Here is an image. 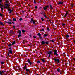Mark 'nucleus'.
Here are the masks:
<instances>
[{"label": "nucleus", "instance_id": "obj_58", "mask_svg": "<svg viewBox=\"0 0 75 75\" xmlns=\"http://www.w3.org/2000/svg\"><path fill=\"white\" fill-rule=\"evenodd\" d=\"M12 33V34H15V33H14V32H12V33Z\"/></svg>", "mask_w": 75, "mask_h": 75}, {"label": "nucleus", "instance_id": "obj_33", "mask_svg": "<svg viewBox=\"0 0 75 75\" xmlns=\"http://www.w3.org/2000/svg\"><path fill=\"white\" fill-rule=\"evenodd\" d=\"M62 26L64 27L65 25V23L62 24Z\"/></svg>", "mask_w": 75, "mask_h": 75}, {"label": "nucleus", "instance_id": "obj_46", "mask_svg": "<svg viewBox=\"0 0 75 75\" xmlns=\"http://www.w3.org/2000/svg\"><path fill=\"white\" fill-rule=\"evenodd\" d=\"M2 5L0 3V7H2V6H1Z\"/></svg>", "mask_w": 75, "mask_h": 75}, {"label": "nucleus", "instance_id": "obj_63", "mask_svg": "<svg viewBox=\"0 0 75 75\" xmlns=\"http://www.w3.org/2000/svg\"><path fill=\"white\" fill-rule=\"evenodd\" d=\"M19 26V25H17V27H18Z\"/></svg>", "mask_w": 75, "mask_h": 75}, {"label": "nucleus", "instance_id": "obj_24", "mask_svg": "<svg viewBox=\"0 0 75 75\" xmlns=\"http://www.w3.org/2000/svg\"><path fill=\"white\" fill-rule=\"evenodd\" d=\"M17 21V20L15 18L13 19V21Z\"/></svg>", "mask_w": 75, "mask_h": 75}, {"label": "nucleus", "instance_id": "obj_34", "mask_svg": "<svg viewBox=\"0 0 75 75\" xmlns=\"http://www.w3.org/2000/svg\"><path fill=\"white\" fill-rule=\"evenodd\" d=\"M54 54H55V55H56L57 56H58V54L57 53H54Z\"/></svg>", "mask_w": 75, "mask_h": 75}, {"label": "nucleus", "instance_id": "obj_64", "mask_svg": "<svg viewBox=\"0 0 75 75\" xmlns=\"http://www.w3.org/2000/svg\"><path fill=\"white\" fill-rule=\"evenodd\" d=\"M74 43H75V41H74Z\"/></svg>", "mask_w": 75, "mask_h": 75}, {"label": "nucleus", "instance_id": "obj_44", "mask_svg": "<svg viewBox=\"0 0 75 75\" xmlns=\"http://www.w3.org/2000/svg\"><path fill=\"white\" fill-rule=\"evenodd\" d=\"M3 8L1 7V11H3Z\"/></svg>", "mask_w": 75, "mask_h": 75}, {"label": "nucleus", "instance_id": "obj_57", "mask_svg": "<svg viewBox=\"0 0 75 75\" xmlns=\"http://www.w3.org/2000/svg\"><path fill=\"white\" fill-rule=\"evenodd\" d=\"M73 60H74V61H75V58H73Z\"/></svg>", "mask_w": 75, "mask_h": 75}, {"label": "nucleus", "instance_id": "obj_16", "mask_svg": "<svg viewBox=\"0 0 75 75\" xmlns=\"http://www.w3.org/2000/svg\"><path fill=\"white\" fill-rule=\"evenodd\" d=\"M60 69H57V72H58L59 73H60Z\"/></svg>", "mask_w": 75, "mask_h": 75}, {"label": "nucleus", "instance_id": "obj_62", "mask_svg": "<svg viewBox=\"0 0 75 75\" xmlns=\"http://www.w3.org/2000/svg\"><path fill=\"white\" fill-rule=\"evenodd\" d=\"M65 54V52L63 53V54L64 55Z\"/></svg>", "mask_w": 75, "mask_h": 75}, {"label": "nucleus", "instance_id": "obj_26", "mask_svg": "<svg viewBox=\"0 0 75 75\" xmlns=\"http://www.w3.org/2000/svg\"><path fill=\"white\" fill-rule=\"evenodd\" d=\"M12 45V44L10 43V44H9V45H8V47H11Z\"/></svg>", "mask_w": 75, "mask_h": 75}, {"label": "nucleus", "instance_id": "obj_43", "mask_svg": "<svg viewBox=\"0 0 75 75\" xmlns=\"http://www.w3.org/2000/svg\"><path fill=\"white\" fill-rule=\"evenodd\" d=\"M35 9H38V6H35Z\"/></svg>", "mask_w": 75, "mask_h": 75}, {"label": "nucleus", "instance_id": "obj_49", "mask_svg": "<svg viewBox=\"0 0 75 75\" xmlns=\"http://www.w3.org/2000/svg\"><path fill=\"white\" fill-rule=\"evenodd\" d=\"M3 16V14L0 13V16Z\"/></svg>", "mask_w": 75, "mask_h": 75}, {"label": "nucleus", "instance_id": "obj_41", "mask_svg": "<svg viewBox=\"0 0 75 75\" xmlns=\"http://www.w3.org/2000/svg\"><path fill=\"white\" fill-rule=\"evenodd\" d=\"M44 31V29H41V30H40V31Z\"/></svg>", "mask_w": 75, "mask_h": 75}, {"label": "nucleus", "instance_id": "obj_11", "mask_svg": "<svg viewBox=\"0 0 75 75\" xmlns=\"http://www.w3.org/2000/svg\"><path fill=\"white\" fill-rule=\"evenodd\" d=\"M24 70H25V71H26V72H29V73H30V70H29V69H23Z\"/></svg>", "mask_w": 75, "mask_h": 75}, {"label": "nucleus", "instance_id": "obj_10", "mask_svg": "<svg viewBox=\"0 0 75 75\" xmlns=\"http://www.w3.org/2000/svg\"><path fill=\"white\" fill-rule=\"evenodd\" d=\"M58 4L59 5H62L64 4V2L61 1H59L58 2Z\"/></svg>", "mask_w": 75, "mask_h": 75}, {"label": "nucleus", "instance_id": "obj_15", "mask_svg": "<svg viewBox=\"0 0 75 75\" xmlns=\"http://www.w3.org/2000/svg\"><path fill=\"white\" fill-rule=\"evenodd\" d=\"M49 6H50V9H53V7L50 4L49 5Z\"/></svg>", "mask_w": 75, "mask_h": 75}, {"label": "nucleus", "instance_id": "obj_40", "mask_svg": "<svg viewBox=\"0 0 75 75\" xmlns=\"http://www.w3.org/2000/svg\"><path fill=\"white\" fill-rule=\"evenodd\" d=\"M1 64H4V62H1Z\"/></svg>", "mask_w": 75, "mask_h": 75}, {"label": "nucleus", "instance_id": "obj_39", "mask_svg": "<svg viewBox=\"0 0 75 75\" xmlns=\"http://www.w3.org/2000/svg\"><path fill=\"white\" fill-rule=\"evenodd\" d=\"M50 41L52 42V43H54V41L52 40H50Z\"/></svg>", "mask_w": 75, "mask_h": 75}, {"label": "nucleus", "instance_id": "obj_38", "mask_svg": "<svg viewBox=\"0 0 75 75\" xmlns=\"http://www.w3.org/2000/svg\"><path fill=\"white\" fill-rule=\"evenodd\" d=\"M34 3L35 4H36V2H35V0H34Z\"/></svg>", "mask_w": 75, "mask_h": 75}, {"label": "nucleus", "instance_id": "obj_30", "mask_svg": "<svg viewBox=\"0 0 75 75\" xmlns=\"http://www.w3.org/2000/svg\"><path fill=\"white\" fill-rule=\"evenodd\" d=\"M69 35H66L65 36V37L67 38H69Z\"/></svg>", "mask_w": 75, "mask_h": 75}, {"label": "nucleus", "instance_id": "obj_29", "mask_svg": "<svg viewBox=\"0 0 75 75\" xmlns=\"http://www.w3.org/2000/svg\"><path fill=\"white\" fill-rule=\"evenodd\" d=\"M49 42L48 41L46 42H45V44H48Z\"/></svg>", "mask_w": 75, "mask_h": 75}, {"label": "nucleus", "instance_id": "obj_47", "mask_svg": "<svg viewBox=\"0 0 75 75\" xmlns=\"http://www.w3.org/2000/svg\"><path fill=\"white\" fill-rule=\"evenodd\" d=\"M39 37L40 38V39L41 40V39H42V37Z\"/></svg>", "mask_w": 75, "mask_h": 75}, {"label": "nucleus", "instance_id": "obj_35", "mask_svg": "<svg viewBox=\"0 0 75 75\" xmlns=\"http://www.w3.org/2000/svg\"><path fill=\"white\" fill-rule=\"evenodd\" d=\"M43 16H44V17L45 18H47V16H46V14L43 15Z\"/></svg>", "mask_w": 75, "mask_h": 75}, {"label": "nucleus", "instance_id": "obj_31", "mask_svg": "<svg viewBox=\"0 0 75 75\" xmlns=\"http://www.w3.org/2000/svg\"><path fill=\"white\" fill-rule=\"evenodd\" d=\"M54 53H57V51L56 50H55V52H54Z\"/></svg>", "mask_w": 75, "mask_h": 75}, {"label": "nucleus", "instance_id": "obj_2", "mask_svg": "<svg viewBox=\"0 0 75 75\" xmlns=\"http://www.w3.org/2000/svg\"><path fill=\"white\" fill-rule=\"evenodd\" d=\"M8 10V11L10 12H9V13L10 14L12 12H13V8H12V9H11L10 8H8L7 9H6Z\"/></svg>", "mask_w": 75, "mask_h": 75}, {"label": "nucleus", "instance_id": "obj_19", "mask_svg": "<svg viewBox=\"0 0 75 75\" xmlns=\"http://www.w3.org/2000/svg\"><path fill=\"white\" fill-rule=\"evenodd\" d=\"M37 35H38L39 37H41V35L40 33L37 34Z\"/></svg>", "mask_w": 75, "mask_h": 75}, {"label": "nucleus", "instance_id": "obj_61", "mask_svg": "<svg viewBox=\"0 0 75 75\" xmlns=\"http://www.w3.org/2000/svg\"><path fill=\"white\" fill-rule=\"evenodd\" d=\"M11 47L9 48V50H11Z\"/></svg>", "mask_w": 75, "mask_h": 75}, {"label": "nucleus", "instance_id": "obj_27", "mask_svg": "<svg viewBox=\"0 0 75 75\" xmlns=\"http://www.w3.org/2000/svg\"><path fill=\"white\" fill-rule=\"evenodd\" d=\"M18 34H21V31H20V30H18Z\"/></svg>", "mask_w": 75, "mask_h": 75}, {"label": "nucleus", "instance_id": "obj_20", "mask_svg": "<svg viewBox=\"0 0 75 75\" xmlns=\"http://www.w3.org/2000/svg\"><path fill=\"white\" fill-rule=\"evenodd\" d=\"M47 36H48V34H44V35H43V36H44V37H46Z\"/></svg>", "mask_w": 75, "mask_h": 75}, {"label": "nucleus", "instance_id": "obj_12", "mask_svg": "<svg viewBox=\"0 0 75 75\" xmlns=\"http://www.w3.org/2000/svg\"><path fill=\"white\" fill-rule=\"evenodd\" d=\"M68 14V12L66 11V13H65V15L64 16V17L66 18V16H67V15Z\"/></svg>", "mask_w": 75, "mask_h": 75}, {"label": "nucleus", "instance_id": "obj_53", "mask_svg": "<svg viewBox=\"0 0 75 75\" xmlns=\"http://www.w3.org/2000/svg\"><path fill=\"white\" fill-rule=\"evenodd\" d=\"M6 4H8V1L6 0Z\"/></svg>", "mask_w": 75, "mask_h": 75}, {"label": "nucleus", "instance_id": "obj_13", "mask_svg": "<svg viewBox=\"0 0 75 75\" xmlns=\"http://www.w3.org/2000/svg\"><path fill=\"white\" fill-rule=\"evenodd\" d=\"M45 42L44 41H41V43L42 44V45H43L45 44Z\"/></svg>", "mask_w": 75, "mask_h": 75}, {"label": "nucleus", "instance_id": "obj_23", "mask_svg": "<svg viewBox=\"0 0 75 75\" xmlns=\"http://www.w3.org/2000/svg\"><path fill=\"white\" fill-rule=\"evenodd\" d=\"M41 21H44V18H43L42 17L41 18Z\"/></svg>", "mask_w": 75, "mask_h": 75}, {"label": "nucleus", "instance_id": "obj_1", "mask_svg": "<svg viewBox=\"0 0 75 75\" xmlns=\"http://www.w3.org/2000/svg\"><path fill=\"white\" fill-rule=\"evenodd\" d=\"M9 4H5V6H6L4 7V8H5V9H6L10 8L9 7V6H8V5H9Z\"/></svg>", "mask_w": 75, "mask_h": 75}, {"label": "nucleus", "instance_id": "obj_7", "mask_svg": "<svg viewBox=\"0 0 75 75\" xmlns=\"http://www.w3.org/2000/svg\"><path fill=\"white\" fill-rule=\"evenodd\" d=\"M27 62H28V63H29L30 65H31L33 64L32 63H31V62H30V59H27Z\"/></svg>", "mask_w": 75, "mask_h": 75}, {"label": "nucleus", "instance_id": "obj_55", "mask_svg": "<svg viewBox=\"0 0 75 75\" xmlns=\"http://www.w3.org/2000/svg\"><path fill=\"white\" fill-rule=\"evenodd\" d=\"M8 20L10 21V22H12V21L10 20V19H8Z\"/></svg>", "mask_w": 75, "mask_h": 75}, {"label": "nucleus", "instance_id": "obj_4", "mask_svg": "<svg viewBox=\"0 0 75 75\" xmlns=\"http://www.w3.org/2000/svg\"><path fill=\"white\" fill-rule=\"evenodd\" d=\"M6 72V71H3L2 72L0 71V75H3V74H2V73L6 75L7 74H6L4 73V72Z\"/></svg>", "mask_w": 75, "mask_h": 75}, {"label": "nucleus", "instance_id": "obj_37", "mask_svg": "<svg viewBox=\"0 0 75 75\" xmlns=\"http://www.w3.org/2000/svg\"><path fill=\"white\" fill-rule=\"evenodd\" d=\"M25 32V30H22V33H23Z\"/></svg>", "mask_w": 75, "mask_h": 75}, {"label": "nucleus", "instance_id": "obj_17", "mask_svg": "<svg viewBox=\"0 0 75 75\" xmlns=\"http://www.w3.org/2000/svg\"><path fill=\"white\" fill-rule=\"evenodd\" d=\"M13 53V51L11 50H9V53L11 54Z\"/></svg>", "mask_w": 75, "mask_h": 75}, {"label": "nucleus", "instance_id": "obj_60", "mask_svg": "<svg viewBox=\"0 0 75 75\" xmlns=\"http://www.w3.org/2000/svg\"><path fill=\"white\" fill-rule=\"evenodd\" d=\"M5 7V6H2V7Z\"/></svg>", "mask_w": 75, "mask_h": 75}, {"label": "nucleus", "instance_id": "obj_28", "mask_svg": "<svg viewBox=\"0 0 75 75\" xmlns=\"http://www.w3.org/2000/svg\"><path fill=\"white\" fill-rule=\"evenodd\" d=\"M21 36H22L21 35L19 34L18 35V38H19L20 37H21Z\"/></svg>", "mask_w": 75, "mask_h": 75}, {"label": "nucleus", "instance_id": "obj_3", "mask_svg": "<svg viewBox=\"0 0 75 75\" xmlns=\"http://www.w3.org/2000/svg\"><path fill=\"white\" fill-rule=\"evenodd\" d=\"M46 53H48V55H49V56H48V57H50V55L52 54V51H50L48 52H46Z\"/></svg>", "mask_w": 75, "mask_h": 75}, {"label": "nucleus", "instance_id": "obj_8", "mask_svg": "<svg viewBox=\"0 0 75 75\" xmlns=\"http://www.w3.org/2000/svg\"><path fill=\"white\" fill-rule=\"evenodd\" d=\"M33 18H31V20H30V23H32V22H33V23L34 24L35 22L34 21H33Z\"/></svg>", "mask_w": 75, "mask_h": 75}, {"label": "nucleus", "instance_id": "obj_59", "mask_svg": "<svg viewBox=\"0 0 75 75\" xmlns=\"http://www.w3.org/2000/svg\"><path fill=\"white\" fill-rule=\"evenodd\" d=\"M29 37H31V35H29Z\"/></svg>", "mask_w": 75, "mask_h": 75}, {"label": "nucleus", "instance_id": "obj_48", "mask_svg": "<svg viewBox=\"0 0 75 75\" xmlns=\"http://www.w3.org/2000/svg\"><path fill=\"white\" fill-rule=\"evenodd\" d=\"M9 55H10V53H8L7 56H9Z\"/></svg>", "mask_w": 75, "mask_h": 75}, {"label": "nucleus", "instance_id": "obj_9", "mask_svg": "<svg viewBox=\"0 0 75 75\" xmlns=\"http://www.w3.org/2000/svg\"><path fill=\"white\" fill-rule=\"evenodd\" d=\"M54 60H55V62H57L59 64V59H54Z\"/></svg>", "mask_w": 75, "mask_h": 75}, {"label": "nucleus", "instance_id": "obj_50", "mask_svg": "<svg viewBox=\"0 0 75 75\" xmlns=\"http://www.w3.org/2000/svg\"><path fill=\"white\" fill-rule=\"evenodd\" d=\"M47 29L48 31H50V30L49 29V28H47Z\"/></svg>", "mask_w": 75, "mask_h": 75}, {"label": "nucleus", "instance_id": "obj_54", "mask_svg": "<svg viewBox=\"0 0 75 75\" xmlns=\"http://www.w3.org/2000/svg\"><path fill=\"white\" fill-rule=\"evenodd\" d=\"M45 18H46V19H47L48 20L49 19V18L48 17H45Z\"/></svg>", "mask_w": 75, "mask_h": 75}, {"label": "nucleus", "instance_id": "obj_36", "mask_svg": "<svg viewBox=\"0 0 75 75\" xmlns=\"http://www.w3.org/2000/svg\"><path fill=\"white\" fill-rule=\"evenodd\" d=\"M41 14H44L43 15H46V13L44 12H42L41 13Z\"/></svg>", "mask_w": 75, "mask_h": 75}, {"label": "nucleus", "instance_id": "obj_52", "mask_svg": "<svg viewBox=\"0 0 75 75\" xmlns=\"http://www.w3.org/2000/svg\"><path fill=\"white\" fill-rule=\"evenodd\" d=\"M71 5L72 6V7H73L74 6L73 5V4H72Z\"/></svg>", "mask_w": 75, "mask_h": 75}, {"label": "nucleus", "instance_id": "obj_5", "mask_svg": "<svg viewBox=\"0 0 75 75\" xmlns=\"http://www.w3.org/2000/svg\"><path fill=\"white\" fill-rule=\"evenodd\" d=\"M5 23H8V24H9V25L12 24H15V23L13 22H11V23H11V22H10L9 21H8V22L5 21Z\"/></svg>", "mask_w": 75, "mask_h": 75}, {"label": "nucleus", "instance_id": "obj_42", "mask_svg": "<svg viewBox=\"0 0 75 75\" xmlns=\"http://www.w3.org/2000/svg\"><path fill=\"white\" fill-rule=\"evenodd\" d=\"M2 2H3V0H0V3H2Z\"/></svg>", "mask_w": 75, "mask_h": 75}, {"label": "nucleus", "instance_id": "obj_32", "mask_svg": "<svg viewBox=\"0 0 75 75\" xmlns=\"http://www.w3.org/2000/svg\"><path fill=\"white\" fill-rule=\"evenodd\" d=\"M40 63H41V62L40 61H38V62H37V63L38 64Z\"/></svg>", "mask_w": 75, "mask_h": 75}, {"label": "nucleus", "instance_id": "obj_56", "mask_svg": "<svg viewBox=\"0 0 75 75\" xmlns=\"http://www.w3.org/2000/svg\"><path fill=\"white\" fill-rule=\"evenodd\" d=\"M33 38H36V37H35V36H33Z\"/></svg>", "mask_w": 75, "mask_h": 75}, {"label": "nucleus", "instance_id": "obj_21", "mask_svg": "<svg viewBox=\"0 0 75 75\" xmlns=\"http://www.w3.org/2000/svg\"><path fill=\"white\" fill-rule=\"evenodd\" d=\"M0 25H2L3 26H4L3 23L2 22H0Z\"/></svg>", "mask_w": 75, "mask_h": 75}, {"label": "nucleus", "instance_id": "obj_45", "mask_svg": "<svg viewBox=\"0 0 75 75\" xmlns=\"http://www.w3.org/2000/svg\"><path fill=\"white\" fill-rule=\"evenodd\" d=\"M22 18H20V19H19V20H20V21H22Z\"/></svg>", "mask_w": 75, "mask_h": 75}, {"label": "nucleus", "instance_id": "obj_51", "mask_svg": "<svg viewBox=\"0 0 75 75\" xmlns=\"http://www.w3.org/2000/svg\"><path fill=\"white\" fill-rule=\"evenodd\" d=\"M13 29H15V26H13Z\"/></svg>", "mask_w": 75, "mask_h": 75}, {"label": "nucleus", "instance_id": "obj_6", "mask_svg": "<svg viewBox=\"0 0 75 75\" xmlns=\"http://www.w3.org/2000/svg\"><path fill=\"white\" fill-rule=\"evenodd\" d=\"M49 8V6H46L45 7H43V9L45 11H46V9H47V8Z\"/></svg>", "mask_w": 75, "mask_h": 75}, {"label": "nucleus", "instance_id": "obj_25", "mask_svg": "<svg viewBox=\"0 0 75 75\" xmlns=\"http://www.w3.org/2000/svg\"><path fill=\"white\" fill-rule=\"evenodd\" d=\"M13 32H14L13 31V30H10V34H11V33Z\"/></svg>", "mask_w": 75, "mask_h": 75}, {"label": "nucleus", "instance_id": "obj_22", "mask_svg": "<svg viewBox=\"0 0 75 75\" xmlns=\"http://www.w3.org/2000/svg\"><path fill=\"white\" fill-rule=\"evenodd\" d=\"M12 44V45H13L14 44H15V41H13V42H12V44Z\"/></svg>", "mask_w": 75, "mask_h": 75}, {"label": "nucleus", "instance_id": "obj_18", "mask_svg": "<svg viewBox=\"0 0 75 75\" xmlns=\"http://www.w3.org/2000/svg\"><path fill=\"white\" fill-rule=\"evenodd\" d=\"M41 60L42 61V62L44 63L45 62V60L43 59H41Z\"/></svg>", "mask_w": 75, "mask_h": 75}, {"label": "nucleus", "instance_id": "obj_14", "mask_svg": "<svg viewBox=\"0 0 75 75\" xmlns=\"http://www.w3.org/2000/svg\"><path fill=\"white\" fill-rule=\"evenodd\" d=\"M27 66L25 64V65L24 66V67H23V69H27Z\"/></svg>", "mask_w": 75, "mask_h": 75}]
</instances>
